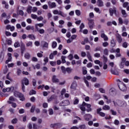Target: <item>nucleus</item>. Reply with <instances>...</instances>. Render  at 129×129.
Here are the masks:
<instances>
[{
	"instance_id": "obj_1",
	"label": "nucleus",
	"mask_w": 129,
	"mask_h": 129,
	"mask_svg": "<svg viewBox=\"0 0 129 129\" xmlns=\"http://www.w3.org/2000/svg\"><path fill=\"white\" fill-rule=\"evenodd\" d=\"M53 15H59V16H61L63 18H66V17H67V14L63 13V12L61 11H58L57 10H53Z\"/></svg>"
},
{
	"instance_id": "obj_2",
	"label": "nucleus",
	"mask_w": 129,
	"mask_h": 129,
	"mask_svg": "<svg viewBox=\"0 0 129 129\" xmlns=\"http://www.w3.org/2000/svg\"><path fill=\"white\" fill-rule=\"evenodd\" d=\"M109 13L110 15L112 17L113 16V14L116 15V8L115 7H114L112 8H110L109 9Z\"/></svg>"
},
{
	"instance_id": "obj_3",
	"label": "nucleus",
	"mask_w": 129,
	"mask_h": 129,
	"mask_svg": "<svg viewBox=\"0 0 129 129\" xmlns=\"http://www.w3.org/2000/svg\"><path fill=\"white\" fill-rule=\"evenodd\" d=\"M51 127H53L54 128H59V127H62V124L60 123L51 124L50 125Z\"/></svg>"
},
{
	"instance_id": "obj_4",
	"label": "nucleus",
	"mask_w": 129,
	"mask_h": 129,
	"mask_svg": "<svg viewBox=\"0 0 129 129\" xmlns=\"http://www.w3.org/2000/svg\"><path fill=\"white\" fill-rule=\"evenodd\" d=\"M69 101L68 100H63L59 103V106H66L67 105H69Z\"/></svg>"
},
{
	"instance_id": "obj_5",
	"label": "nucleus",
	"mask_w": 129,
	"mask_h": 129,
	"mask_svg": "<svg viewBox=\"0 0 129 129\" xmlns=\"http://www.w3.org/2000/svg\"><path fill=\"white\" fill-rule=\"evenodd\" d=\"M48 5L50 9H54V8H56V3L55 2H51L49 1L48 2Z\"/></svg>"
},
{
	"instance_id": "obj_6",
	"label": "nucleus",
	"mask_w": 129,
	"mask_h": 129,
	"mask_svg": "<svg viewBox=\"0 0 129 129\" xmlns=\"http://www.w3.org/2000/svg\"><path fill=\"white\" fill-rule=\"evenodd\" d=\"M118 87L119 89L121 90V91H126V87L125 86V85H124V84H120L119 85H118Z\"/></svg>"
},
{
	"instance_id": "obj_7",
	"label": "nucleus",
	"mask_w": 129,
	"mask_h": 129,
	"mask_svg": "<svg viewBox=\"0 0 129 129\" xmlns=\"http://www.w3.org/2000/svg\"><path fill=\"white\" fill-rule=\"evenodd\" d=\"M101 110H102V109H101V108L97 109V113L98 114H99V115L100 116H102L103 117L105 116V113L101 112Z\"/></svg>"
},
{
	"instance_id": "obj_8",
	"label": "nucleus",
	"mask_w": 129,
	"mask_h": 129,
	"mask_svg": "<svg viewBox=\"0 0 129 129\" xmlns=\"http://www.w3.org/2000/svg\"><path fill=\"white\" fill-rule=\"evenodd\" d=\"M89 21V28L90 29H93V27H94V21L93 20L91 19V20H88Z\"/></svg>"
},
{
	"instance_id": "obj_9",
	"label": "nucleus",
	"mask_w": 129,
	"mask_h": 129,
	"mask_svg": "<svg viewBox=\"0 0 129 129\" xmlns=\"http://www.w3.org/2000/svg\"><path fill=\"white\" fill-rule=\"evenodd\" d=\"M21 84H25V85H29V80L27 78H24L21 82Z\"/></svg>"
},
{
	"instance_id": "obj_10",
	"label": "nucleus",
	"mask_w": 129,
	"mask_h": 129,
	"mask_svg": "<svg viewBox=\"0 0 129 129\" xmlns=\"http://www.w3.org/2000/svg\"><path fill=\"white\" fill-rule=\"evenodd\" d=\"M83 105H85V106H86L87 107V108H88V109H87V111L89 112V111H91V105H90V104H87L86 103H85V102H83Z\"/></svg>"
},
{
	"instance_id": "obj_11",
	"label": "nucleus",
	"mask_w": 129,
	"mask_h": 129,
	"mask_svg": "<svg viewBox=\"0 0 129 129\" xmlns=\"http://www.w3.org/2000/svg\"><path fill=\"white\" fill-rule=\"evenodd\" d=\"M84 118L85 120H87V121H88L90 119H91L92 118V115H91L90 114H86L84 115Z\"/></svg>"
},
{
	"instance_id": "obj_12",
	"label": "nucleus",
	"mask_w": 129,
	"mask_h": 129,
	"mask_svg": "<svg viewBox=\"0 0 129 129\" xmlns=\"http://www.w3.org/2000/svg\"><path fill=\"white\" fill-rule=\"evenodd\" d=\"M76 87H77V82L74 81V82L72 83L71 88L72 89H76Z\"/></svg>"
},
{
	"instance_id": "obj_13",
	"label": "nucleus",
	"mask_w": 129,
	"mask_h": 129,
	"mask_svg": "<svg viewBox=\"0 0 129 129\" xmlns=\"http://www.w3.org/2000/svg\"><path fill=\"white\" fill-rule=\"evenodd\" d=\"M52 81L53 83H58L59 79H57L55 75H54L52 77Z\"/></svg>"
},
{
	"instance_id": "obj_14",
	"label": "nucleus",
	"mask_w": 129,
	"mask_h": 129,
	"mask_svg": "<svg viewBox=\"0 0 129 129\" xmlns=\"http://www.w3.org/2000/svg\"><path fill=\"white\" fill-rule=\"evenodd\" d=\"M119 106H121L122 107H125L127 105L126 102L125 101H119Z\"/></svg>"
},
{
	"instance_id": "obj_15",
	"label": "nucleus",
	"mask_w": 129,
	"mask_h": 129,
	"mask_svg": "<svg viewBox=\"0 0 129 129\" xmlns=\"http://www.w3.org/2000/svg\"><path fill=\"white\" fill-rule=\"evenodd\" d=\"M116 40L120 44L121 42H122V38H121V36L119 34H117L116 35Z\"/></svg>"
},
{
	"instance_id": "obj_16",
	"label": "nucleus",
	"mask_w": 129,
	"mask_h": 129,
	"mask_svg": "<svg viewBox=\"0 0 129 129\" xmlns=\"http://www.w3.org/2000/svg\"><path fill=\"white\" fill-rule=\"evenodd\" d=\"M87 57L91 62H92V56H91V54L89 51H87Z\"/></svg>"
},
{
	"instance_id": "obj_17",
	"label": "nucleus",
	"mask_w": 129,
	"mask_h": 129,
	"mask_svg": "<svg viewBox=\"0 0 129 129\" xmlns=\"http://www.w3.org/2000/svg\"><path fill=\"white\" fill-rule=\"evenodd\" d=\"M101 37H102L104 39V41H108V37L104 33L101 34Z\"/></svg>"
},
{
	"instance_id": "obj_18",
	"label": "nucleus",
	"mask_w": 129,
	"mask_h": 129,
	"mask_svg": "<svg viewBox=\"0 0 129 129\" xmlns=\"http://www.w3.org/2000/svg\"><path fill=\"white\" fill-rule=\"evenodd\" d=\"M16 101V99L15 98H14V97L13 96H11L9 98V101H8V103H9V104H12V101Z\"/></svg>"
},
{
	"instance_id": "obj_19",
	"label": "nucleus",
	"mask_w": 129,
	"mask_h": 129,
	"mask_svg": "<svg viewBox=\"0 0 129 129\" xmlns=\"http://www.w3.org/2000/svg\"><path fill=\"white\" fill-rule=\"evenodd\" d=\"M26 30H27V31H30V30H32V31H34L35 30V28L34 27V26H31L29 25L26 27Z\"/></svg>"
},
{
	"instance_id": "obj_20",
	"label": "nucleus",
	"mask_w": 129,
	"mask_h": 129,
	"mask_svg": "<svg viewBox=\"0 0 129 129\" xmlns=\"http://www.w3.org/2000/svg\"><path fill=\"white\" fill-rule=\"evenodd\" d=\"M18 98H20V100L21 101H24L25 100V96H24V94L20 93V95L19 96Z\"/></svg>"
},
{
	"instance_id": "obj_21",
	"label": "nucleus",
	"mask_w": 129,
	"mask_h": 129,
	"mask_svg": "<svg viewBox=\"0 0 129 129\" xmlns=\"http://www.w3.org/2000/svg\"><path fill=\"white\" fill-rule=\"evenodd\" d=\"M85 105H83V104H82V105L80 107V109H81V110L83 112H82V114H84V113H85L84 112V111H85V110H86V109H85Z\"/></svg>"
},
{
	"instance_id": "obj_22",
	"label": "nucleus",
	"mask_w": 129,
	"mask_h": 129,
	"mask_svg": "<svg viewBox=\"0 0 129 129\" xmlns=\"http://www.w3.org/2000/svg\"><path fill=\"white\" fill-rule=\"evenodd\" d=\"M38 27H39L40 28H42V27H44V24L43 23H39V24H36L35 25V28L36 29H39Z\"/></svg>"
},
{
	"instance_id": "obj_23",
	"label": "nucleus",
	"mask_w": 129,
	"mask_h": 129,
	"mask_svg": "<svg viewBox=\"0 0 129 129\" xmlns=\"http://www.w3.org/2000/svg\"><path fill=\"white\" fill-rule=\"evenodd\" d=\"M97 4L98 7H103V2L102 0H98Z\"/></svg>"
},
{
	"instance_id": "obj_24",
	"label": "nucleus",
	"mask_w": 129,
	"mask_h": 129,
	"mask_svg": "<svg viewBox=\"0 0 129 129\" xmlns=\"http://www.w3.org/2000/svg\"><path fill=\"white\" fill-rule=\"evenodd\" d=\"M21 93H20V92H18L17 91H15L14 92V95L15 97H19L20 96Z\"/></svg>"
},
{
	"instance_id": "obj_25",
	"label": "nucleus",
	"mask_w": 129,
	"mask_h": 129,
	"mask_svg": "<svg viewBox=\"0 0 129 129\" xmlns=\"http://www.w3.org/2000/svg\"><path fill=\"white\" fill-rule=\"evenodd\" d=\"M110 45L111 47H115V41H114V39H112L110 41Z\"/></svg>"
},
{
	"instance_id": "obj_26",
	"label": "nucleus",
	"mask_w": 129,
	"mask_h": 129,
	"mask_svg": "<svg viewBox=\"0 0 129 129\" xmlns=\"http://www.w3.org/2000/svg\"><path fill=\"white\" fill-rule=\"evenodd\" d=\"M121 14L123 15V17H124V18H126V17H127V14H126V12H125V10H121Z\"/></svg>"
},
{
	"instance_id": "obj_27",
	"label": "nucleus",
	"mask_w": 129,
	"mask_h": 129,
	"mask_svg": "<svg viewBox=\"0 0 129 129\" xmlns=\"http://www.w3.org/2000/svg\"><path fill=\"white\" fill-rule=\"evenodd\" d=\"M103 110H109L110 109V107L107 105H105L103 107Z\"/></svg>"
},
{
	"instance_id": "obj_28",
	"label": "nucleus",
	"mask_w": 129,
	"mask_h": 129,
	"mask_svg": "<svg viewBox=\"0 0 129 129\" xmlns=\"http://www.w3.org/2000/svg\"><path fill=\"white\" fill-rule=\"evenodd\" d=\"M36 30H37V31L38 32H39L41 35H43V34H45V30H44L43 29H39V28H38V29H36Z\"/></svg>"
},
{
	"instance_id": "obj_29",
	"label": "nucleus",
	"mask_w": 129,
	"mask_h": 129,
	"mask_svg": "<svg viewBox=\"0 0 129 129\" xmlns=\"http://www.w3.org/2000/svg\"><path fill=\"white\" fill-rule=\"evenodd\" d=\"M27 12L28 14H31L32 12V6H29L27 10Z\"/></svg>"
},
{
	"instance_id": "obj_30",
	"label": "nucleus",
	"mask_w": 129,
	"mask_h": 129,
	"mask_svg": "<svg viewBox=\"0 0 129 129\" xmlns=\"http://www.w3.org/2000/svg\"><path fill=\"white\" fill-rule=\"evenodd\" d=\"M6 89L7 92H11V91H13L14 89H15V88H14V87H11L10 88H7Z\"/></svg>"
},
{
	"instance_id": "obj_31",
	"label": "nucleus",
	"mask_w": 129,
	"mask_h": 129,
	"mask_svg": "<svg viewBox=\"0 0 129 129\" xmlns=\"http://www.w3.org/2000/svg\"><path fill=\"white\" fill-rule=\"evenodd\" d=\"M24 57L26 59H29L31 57V55L29 53H26L25 54Z\"/></svg>"
},
{
	"instance_id": "obj_32",
	"label": "nucleus",
	"mask_w": 129,
	"mask_h": 129,
	"mask_svg": "<svg viewBox=\"0 0 129 129\" xmlns=\"http://www.w3.org/2000/svg\"><path fill=\"white\" fill-rule=\"evenodd\" d=\"M76 15L78 17L81 15V11L80 10H77L75 11Z\"/></svg>"
},
{
	"instance_id": "obj_33",
	"label": "nucleus",
	"mask_w": 129,
	"mask_h": 129,
	"mask_svg": "<svg viewBox=\"0 0 129 129\" xmlns=\"http://www.w3.org/2000/svg\"><path fill=\"white\" fill-rule=\"evenodd\" d=\"M85 26L84 25V24L81 23L80 26V32L81 33L82 32V29H84Z\"/></svg>"
},
{
	"instance_id": "obj_34",
	"label": "nucleus",
	"mask_w": 129,
	"mask_h": 129,
	"mask_svg": "<svg viewBox=\"0 0 129 129\" xmlns=\"http://www.w3.org/2000/svg\"><path fill=\"white\" fill-rule=\"evenodd\" d=\"M27 37L28 38L31 39V40H35V39H36V37H35V36L33 34H29Z\"/></svg>"
},
{
	"instance_id": "obj_35",
	"label": "nucleus",
	"mask_w": 129,
	"mask_h": 129,
	"mask_svg": "<svg viewBox=\"0 0 129 129\" xmlns=\"http://www.w3.org/2000/svg\"><path fill=\"white\" fill-rule=\"evenodd\" d=\"M83 80L84 81L86 86H87V87H89V83L87 81V80H86V78L85 77L83 78Z\"/></svg>"
},
{
	"instance_id": "obj_36",
	"label": "nucleus",
	"mask_w": 129,
	"mask_h": 129,
	"mask_svg": "<svg viewBox=\"0 0 129 129\" xmlns=\"http://www.w3.org/2000/svg\"><path fill=\"white\" fill-rule=\"evenodd\" d=\"M42 44H43V47L44 48H48V43L43 41L42 42Z\"/></svg>"
},
{
	"instance_id": "obj_37",
	"label": "nucleus",
	"mask_w": 129,
	"mask_h": 129,
	"mask_svg": "<svg viewBox=\"0 0 129 129\" xmlns=\"http://www.w3.org/2000/svg\"><path fill=\"white\" fill-rule=\"evenodd\" d=\"M111 73L114 75H118L119 74V73L117 72V71H114L112 70H111Z\"/></svg>"
},
{
	"instance_id": "obj_38",
	"label": "nucleus",
	"mask_w": 129,
	"mask_h": 129,
	"mask_svg": "<svg viewBox=\"0 0 129 129\" xmlns=\"http://www.w3.org/2000/svg\"><path fill=\"white\" fill-rule=\"evenodd\" d=\"M57 47V42L56 41H53L52 43V47L54 49Z\"/></svg>"
},
{
	"instance_id": "obj_39",
	"label": "nucleus",
	"mask_w": 129,
	"mask_h": 129,
	"mask_svg": "<svg viewBox=\"0 0 129 129\" xmlns=\"http://www.w3.org/2000/svg\"><path fill=\"white\" fill-rule=\"evenodd\" d=\"M32 67L33 68V69H40V64H37L35 66H34V65H32Z\"/></svg>"
},
{
	"instance_id": "obj_40",
	"label": "nucleus",
	"mask_w": 129,
	"mask_h": 129,
	"mask_svg": "<svg viewBox=\"0 0 129 129\" xmlns=\"http://www.w3.org/2000/svg\"><path fill=\"white\" fill-rule=\"evenodd\" d=\"M66 58V56H61V59L62 63H66V60H65Z\"/></svg>"
},
{
	"instance_id": "obj_41",
	"label": "nucleus",
	"mask_w": 129,
	"mask_h": 129,
	"mask_svg": "<svg viewBox=\"0 0 129 129\" xmlns=\"http://www.w3.org/2000/svg\"><path fill=\"white\" fill-rule=\"evenodd\" d=\"M33 42L32 41H29L26 44V47H32Z\"/></svg>"
},
{
	"instance_id": "obj_42",
	"label": "nucleus",
	"mask_w": 129,
	"mask_h": 129,
	"mask_svg": "<svg viewBox=\"0 0 129 129\" xmlns=\"http://www.w3.org/2000/svg\"><path fill=\"white\" fill-rule=\"evenodd\" d=\"M14 47L15 48H19V47H20V42L18 41L14 43Z\"/></svg>"
},
{
	"instance_id": "obj_43",
	"label": "nucleus",
	"mask_w": 129,
	"mask_h": 129,
	"mask_svg": "<svg viewBox=\"0 0 129 129\" xmlns=\"http://www.w3.org/2000/svg\"><path fill=\"white\" fill-rule=\"evenodd\" d=\"M110 111L112 115H116V114H117V113L116 112V111L112 109H111Z\"/></svg>"
},
{
	"instance_id": "obj_44",
	"label": "nucleus",
	"mask_w": 129,
	"mask_h": 129,
	"mask_svg": "<svg viewBox=\"0 0 129 129\" xmlns=\"http://www.w3.org/2000/svg\"><path fill=\"white\" fill-rule=\"evenodd\" d=\"M48 112H49V115H52L53 114L54 112L53 111V109L50 108L48 110Z\"/></svg>"
},
{
	"instance_id": "obj_45",
	"label": "nucleus",
	"mask_w": 129,
	"mask_h": 129,
	"mask_svg": "<svg viewBox=\"0 0 129 129\" xmlns=\"http://www.w3.org/2000/svg\"><path fill=\"white\" fill-rule=\"evenodd\" d=\"M31 17L32 18V19H33L34 20H36V19H37V18L38 17V16L35 14H32L31 15Z\"/></svg>"
},
{
	"instance_id": "obj_46",
	"label": "nucleus",
	"mask_w": 129,
	"mask_h": 129,
	"mask_svg": "<svg viewBox=\"0 0 129 129\" xmlns=\"http://www.w3.org/2000/svg\"><path fill=\"white\" fill-rule=\"evenodd\" d=\"M94 56L95 57V58H100V53H96L94 54Z\"/></svg>"
},
{
	"instance_id": "obj_47",
	"label": "nucleus",
	"mask_w": 129,
	"mask_h": 129,
	"mask_svg": "<svg viewBox=\"0 0 129 129\" xmlns=\"http://www.w3.org/2000/svg\"><path fill=\"white\" fill-rule=\"evenodd\" d=\"M36 108V106H32L31 109H30V112L33 113L35 111V109Z\"/></svg>"
},
{
	"instance_id": "obj_48",
	"label": "nucleus",
	"mask_w": 129,
	"mask_h": 129,
	"mask_svg": "<svg viewBox=\"0 0 129 129\" xmlns=\"http://www.w3.org/2000/svg\"><path fill=\"white\" fill-rule=\"evenodd\" d=\"M36 20H37L39 22H41V21H43L44 20V18L42 16H40L39 17H37L36 18Z\"/></svg>"
},
{
	"instance_id": "obj_49",
	"label": "nucleus",
	"mask_w": 129,
	"mask_h": 129,
	"mask_svg": "<svg viewBox=\"0 0 129 129\" xmlns=\"http://www.w3.org/2000/svg\"><path fill=\"white\" fill-rule=\"evenodd\" d=\"M118 22L120 24V25H122V24H123V21L122 20V18L120 17L118 18Z\"/></svg>"
},
{
	"instance_id": "obj_50",
	"label": "nucleus",
	"mask_w": 129,
	"mask_h": 129,
	"mask_svg": "<svg viewBox=\"0 0 129 129\" xmlns=\"http://www.w3.org/2000/svg\"><path fill=\"white\" fill-rule=\"evenodd\" d=\"M94 11L98 13V14H100V13H101L100 12V10H99V8H94Z\"/></svg>"
},
{
	"instance_id": "obj_51",
	"label": "nucleus",
	"mask_w": 129,
	"mask_h": 129,
	"mask_svg": "<svg viewBox=\"0 0 129 129\" xmlns=\"http://www.w3.org/2000/svg\"><path fill=\"white\" fill-rule=\"evenodd\" d=\"M66 70L68 73H71V72H72V69H71L70 68H67Z\"/></svg>"
},
{
	"instance_id": "obj_52",
	"label": "nucleus",
	"mask_w": 129,
	"mask_h": 129,
	"mask_svg": "<svg viewBox=\"0 0 129 129\" xmlns=\"http://www.w3.org/2000/svg\"><path fill=\"white\" fill-rule=\"evenodd\" d=\"M128 2H124L122 5L123 8H126L128 6Z\"/></svg>"
},
{
	"instance_id": "obj_53",
	"label": "nucleus",
	"mask_w": 129,
	"mask_h": 129,
	"mask_svg": "<svg viewBox=\"0 0 129 129\" xmlns=\"http://www.w3.org/2000/svg\"><path fill=\"white\" fill-rule=\"evenodd\" d=\"M29 94L30 95H33V94H36V91L34 90H32L31 91H30Z\"/></svg>"
},
{
	"instance_id": "obj_54",
	"label": "nucleus",
	"mask_w": 129,
	"mask_h": 129,
	"mask_svg": "<svg viewBox=\"0 0 129 129\" xmlns=\"http://www.w3.org/2000/svg\"><path fill=\"white\" fill-rule=\"evenodd\" d=\"M32 61H33V62H38V58L36 57H32Z\"/></svg>"
},
{
	"instance_id": "obj_55",
	"label": "nucleus",
	"mask_w": 129,
	"mask_h": 129,
	"mask_svg": "<svg viewBox=\"0 0 129 129\" xmlns=\"http://www.w3.org/2000/svg\"><path fill=\"white\" fill-rule=\"evenodd\" d=\"M114 123L115 125H118V124H119V121L117 119H115L114 121Z\"/></svg>"
},
{
	"instance_id": "obj_56",
	"label": "nucleus",
	"mask_w": 129,
	"mask_h": 129,
	"mask_svg": "<svg viewBox=\"0 0 129 129\" xmlns=\"http://www.w3.org/2000/svg\"><path fill=\"white\" fill-rule=\"evenodd\" d=\"M104 54H105V55H108V49H107V48L104 49Z\"/></svg>"
},
{
	"instance_id": "obj_57",
	"label": "nucleus",
	"mask_w": 129,
	"mask_h": 129,
	"mask_svg": "<svg viewBox=\"0 0 129 129\" xmlns=\"http://www.w3.org/2000/svg\"><path fill=\"white\" fill-rule=\"evenodd\" d=\"M103 47H107L108 46V42H105L102 43Z\"/></svg>"
},
{
	"instance_id": "obj_58",
	"label": "nucleus",
	"mask_w": 129,
	"mask_h": 129,
	"mask_svg": "<svg viewBox=\"0 0 129 129\" xmlns=\"http://www.w3.org/2000/svg\"><path fill=\"white\" fill-rule=\"evenodd\" d=\"M38 11V8L37 7H32V12L36 13Z\"/></svg>"
},
{
	"instance_id": "obj_59",
	"label": "nucleus",
	"mask_w": 129,
	"mask_h": 129,
	"mask_svg": "<svg viewBox=\"0 0 129 129\" xmlns=\"http://www.w3.org/2000/svg\"><path fill=\"white\" fill-rule=\"evenodd\" d=\"M81 55L82 57H86V52H85L84 51H82Z\"/></svg>"
},
{
	"instance_id": "obj_60",
	"label": "nucleus",
	"mask_w": 129,
	"mask_h": 129,
	"mask_svg": "<svg viewBox=\"0 0 129 129\" xmlns=\"http://www.w3.org/2000/svg\"><path fill=\"white\" fill-rule=\"evenodd\" d=\"M19 15H20V16H22V17H23V16H24V11H23V10H20L19 12Z\"/></svg>"
},
{
	"instance_id": "obj_61",
	"label": "nucleus",
	"mask_w": 129,
	"mask_h": 129,
	"mask_svg": "<svg viewBox=\"0 0 129 129\" xmlns=\"http://www.w3.org/2000/svg\"><path fill=\"white\" fill-rule=\"evenodd\" d=\"M71 8V5H68L65 7L66 10H70Z\"/></svg>"
},
{
	"instance_id": "obj_62",
	"label": "nucleus",
	"mask_w": 129,
	"mask_h": 129,
	"mask_svg": "<svg viewBox=\"0 0 129 129\" xmlns=\"http://www.w3.org/2000/svg\"><path fill=\"white\" fill-rule=\"evenodd\" d=\"M50 64L51 66H55L56 65V61H50Z\"/></svg>"
},
{
	"instance_id": "obj_63",
	"label": "nucleus",
	"mask_w": 129,
	"mask_h": 129,
	"mask_svg": "<svg viewBox=\"0 0 129 129\" xmlns=\"http://www.w3.org/2000/svg\"><path fill=\"white\" fill-rule=\"evenodd\" d=\"M42 9L43 10H48V5H44L42 6Z\"/></svg>"
},
{
	"instance_id": "obj_64",
	"label": "nucleus",
	"mask_w": 129,
	"mask_h": 129,
	"mask_svg": "<svg viewBox=\"0 0 129 129\" xmlns=\"http://www.w3.org/2000/svg\"><path fill=\"white\" fill-rule=\"evenodd\" d=\"M79 128H80V129H84V128H85V124H83V125H80Z\"/></svg>"
}]
</instances>
